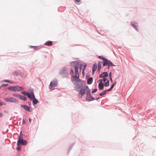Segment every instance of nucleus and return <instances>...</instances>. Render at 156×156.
Listing matches in <instances>:
<instances>
[{
	"instance_id": "nucleus-1",
	"label": "nucleus",
	"mask_w": 156,
	"mask_h": 156,
	"mask_svg": "<svg viewBox=\"0 0 156 156\" xmlns=\"http://www.w3.org/2000/svg\"><path fill=\"white\" fill-rule=\"evenodd\" d=\"M90 91V90L88 86L84 87L80 90L78 94V96L80 98H81L85 94V92H86L87 95L86 97V100L88 101L94 100V98L91 95Z\"/></svg>"
},
{
	"instance_id": "nucleus-2",
	"label": "nucleus",
	"mask_w": 156,
	"mask_h": 156,
	"mask_svg": "<svg viewBox=\"0 0 156 156\" xmlns=\"http://www.w3.org/2000/svg\"><path fill=\"white\" fill-rule=\"evenodd\" d=\"M81 61H76L70 62L69 65L71 66H73L75 67V77L77 78H79V75L78 72L79 65H80Z\"/></svg>"
},
{
	"instance_id": "nucleus-3",
	"label": "nucleus",
	"mask_w": 156,
	"mask_h": 156,
	"mask_svg": "<svg viewBox=\"0 0 156 156\" xmlns=\"http://www.w3.org/2000/svg\"><path fill=\"white\" fill-rule=\"evenodd\" d=\"M60 73L63 77H67L68 75L67 68L65 67H62L60 70Z\"/></svg>"
},
{
	"instance_id": "nucleus-4",
	"label": "nucleus",
	"mask_w": 156,
	"mask_h": 156,
	"mask_svg": "<svg viewBox=\"0 0 156 156\" xmlns=\"http://www.w3.org/2000/svg\"><path fill=\"white\" fill-rule=\"evenodd\" d=\"M31 95L30 98H29L31 100H33L32 102L33 104H37L38 103V101L37 99L35 98L33 90L31 91Z\"/></svg>"
},
{
	"instance_id": "nucleus-5",
	"label": "nucleus",
	"mask_w": 156,
	"mask_h": 156,
	"mask_svg": "<svg viewBox=\"0 0 156 156\" xmlns=\"http://www.w3.org/2000/svg\"><path fill=\"white\" fill-rule=\"evenodd\" d=\"M57 85L58 82L57 81L54 80L52 81L50 83L49 88L51 90H54L55 87H57Z\"/></svg>"
},
{
	"instance_id": "nucleus-6",
	"label": "nucleus",
	"mask_w": 156,
	"mask_h": 156,
	"mask_svg": "<svg viewBox=\"0 0 156 156\" xmlns=\"http://www.w3.org/2000/svg\"><path fill=\"white\" fill-rule=\"evenodd\" d=\"M76 77H73V79H72V81L73 83L76 86H78L80 85L82 82V80L79 79V78H77L78 79H76Z\"/></svg>"
},
{
	"instance_id": "nucleus-7",
	"label": "nucleus",
	"mask_w": 156,
	"mask_h": 156,
	"mask_svg": "<svg viewBox=\"0 0 156 156\" xmlns=\"http://www.w3.org/2000/svg\"><path fill=\"white\" fill-rule=\"evenodd\" d=\"M5 100L7 102H10L12 103H18L19 101L18 100L16 99L10 97L9 98H6Z\"/></svg>"
},
{
	"instance_id": "nucleus-8",
	"label": "nucleus",
	"mask_w": 156,
	"mask_h": 156,
	"mask_svg": "<svg viewBox=\"0 0 156 156\" xmlns=\"http://www.w3.org/2000/svg\"><path fill=\"white\" fill-rule=\"evenodd\" d=\"M103 66H114L115 65H114L110 61L108 60L107 59L105 61L103 62Z\"/></svg>"
},
{
	"instance_id": "nucleus-9",
	"label": "nucleus",
	"mask_w": 156,
	"mask_h": 156,
	"mask_svg": "<svg viewBox=\"0 0 156 156\" xmlns=\"http://www.w3.org/2000/svg\"><path fill=\"white\" fill-rule=\"evenodd\" d=\"M20 107L22 108H23L26 111H27L29 112H32L33 110L32 108L26 105H20Z\"/></svg>"
},
{
	"instance_id": "nucleus-10",
	"label": "nucleus",
	"mask_w": 156,
	"mask_h": 156,
	"mask_svg": "<svg viewBox=\"0 0 156 156\" xmlns=\"http://www.w3.org/2000/svg\"><path fill=\"white\" fill-rule=\"evenodd\" d=\"M27 142L26 140H23L22 139H19L17 140V145L18 146H19L21 144L25 145L27 144Z\"/></svg>"
},
{
	"instance_id": "nucleus-11",
	"label": "nucleus",
	"mask_w": 156,
	"mask_h": 156,
	"mask_svg": "<svg viewBox=\"0 0 156 156\" xmlns=\"http://www.w3.org/2000/svg\"><path fill=\"white\" fill-rule=\"evenodd\" d=\"M108 76V74L107 72H104L99 75V77L103 78L107 77Z\"/></svg>"
},
{
	"instance_id": "nucleus-12",
	"label": "nucleus",
	"mask_w": 156,
	"mask_h": 156,
	"mask_svg": "<svg viewBox=\"0 0 156 156\" xmlns=\"http://www.w3.org/2000/svg\"><path fill=\"white\" fill-rule=\"evenodd\" d=\"M131 23L132 26L134 28V29L137 31H138V29L137 27H138V25L137 24V23H136L135 22H131Z\"/></svg>"
},
{
	"instance_id": "nucleus-13",
	"label": "nucleus",
	"mask_w": 156,
	"mask_h": 156,
	"mask_svg": "<svg viewBox=\"0 0 156 156\" xmlns=\"http://www.w3.org/2000/svg\"><path fill=\"white\" fill-rule=\"evenodd\" d=\"M104 85L103 83L101 81L98 84V87L100 90H103L104 88Z\"/></svg>"
},
{
	"instance_id": "nucleus-14",
	"label": "nucleus",
	"mask_w": 156,
	"mask_h": 156,
	"mask_svg": "<svg viewBox=\"0 0 156 156\" xmlns=\"http://www.w3.org/2000/svg\"><path fill=\"white\" fill-rule=\"evenodd\" d=\"M7 89L12 91H16V86L9 87L7 88Z\"/></svg>"
},
{
	"instance_id": "nucleus-15",
	"label": "nucleus",
	"mask_w": 156,
	"mask_h": 156,
	"mask_svg": "<svg viewBox=\"0 0 156 156\" xmlns=\"http://www.w3.org/2000/svg\"><path fill=\"white\" fill-rule=\"evenodd\" d=\"M21 93L24 95L27 96L29 98H30L31 94H30L29 93L27 92L26 91H22L21 92Z\"/></svg>"
},
{
	"instance_id": "nucleus-16",
	"label": "nucleus",
	"mask_w": 156,
	"mask_h": 156,
	"mask_svg": "<svg viewBox=\"0 0 156 156\" xmlns=\"http://www.w3.org/2000/svg\"><path fill=\"white\" fill-rule=\"evenodd\" d=\"M23 90V87L19 86H16V91H20Z\"/></svg>"
},
{
	"instance_id": "nucleus-17",
	"label": "nucleus",
	"mask_w": 156,
	"mask_h": 156,
	"mask_svg": "<svg viewBox=\"0 0 156 156\" xmlns=\"http://www.w3.org/2000/svg\"><path fill=\"white\" fill-rule=\"evenodd\" d=\"M93 81V79L92 77H90L87 80V83L88 84H91Z\"/></svg>"
},
{
	"instance_id": "nucleus-18",
	"label": "nucleus",
	"mask_w": 156,
	"mask_h": 156,
	"mask_svg": "<svg viewBox=\"0 0 156 156\" xmlns=\"http://www.w3.org/2000/svg\"><path fill=\"white\" fill-rule=\"evenodd\" d=\"M44 44L47 46H51L52 44V43L51 41H48L46 42Z\"/></svg>"
},
{
	"instance_id": "nucleus-19",
	"label": "nucleus",
	"mask_w": 156,
	"mask_h": 156,
	"mask_svg": "<svg viewBox=\"0 0 156 156\" xmlns=\"http://www.w3.org/2000/svg\"><path fill=\"white\" fill-rule=\"evenodd\" d=\"M97 68V65L96 63H94L93 66L92 70L95 71L96 70Z\"/></svg>"
},
{
	"instance_id": "nucleus-20",
	"label": "nucleus",
	"mask_w": 156,
	"mask_h": 156,
	"mask_svg": "<svg viewBox=\"0 0 156 156\" xmlns=\"http://www.w3.org/2000/svg\"><path fill=\"white\" fill-rule=\"evenodd\" d=\"M86 66H87V65L86 64L84 65V66H83V71L82 72V73L83 75L84 74V70L86 69Z\"/></svg>"
},
{
	"instance_id": "nucleus-21",
	"label": "nucleus",
	"mask_w": 156,
	"mask_h": 156,
	"mask_svg": "<svg viewBox=\"0 0 156 156\" xmlns=\"http://www.w3.org/2000/svg\"><path fill=\"white\" fill-rule=\"evenodd\" d=\"M70 74L72 75V79H73V77H75L74 76V71L73 69H71L70 70Z\"/></svg>"
},
{
	"instance_id": "nucleus-22",
	"label": "nucleus",
	"mask_w": 156,
	"mask_h": 156,
	"mask_svg": "<svg viewBox=\"0 0 156 156\" xmlns=\"http://www.w3.org/2000/svg\"><path fill=\"white\" fill-rule=\"evenodd\" d=\"M98 58H99L101 59H102L103 60V62H105V61L106 60V59H107L106 58H105L103 56H99L98 57Z\"/></svg>"
},
{
	"instance_id": "nucleus-23",
	"label": "nucleus",
	"mask_w": 156,
	"mask_h": 156,
	"mask_svg": "<svg viewBox=\"0 0 156 156\" xmlns=\"http://www.w3.org/2000/svg\"><path fill=\"white\" fill-rule=\"evenodd\" d=\"M106 92H107V90H104L102 93H100L99 94V95L100 96H102L104 95H105L106 94Z\"/></svg>"
},
{
	"instance_id": "nucleus-24",
	"label": "nucleus",
	"mask_w": 156,
	"mask_h": 156,
	"mask_svg": "<svg viewBox=\"0 0 156 156\" xmlns=\"http://www.w3.org/2000/svg\"><path fill=\"white\" fill-rule=\"evenodd\" d=\"M20 99L24 101H26L27 99V98L25 97L22 95H21Z\"/></svg>"
},
{
	"instance_id": "nucleus-25",
	"label": "nucleus",
	"mask_w": 156,
	"mask_h": 156,
	"mask_svg": "<svg viewBox=\"0 0 156 156\" xmlns=\"http://www.w3.org/2000/svg\"><path fill=\"white\" fill-rule=\"evenodd\" d=\"M109 80H107V82H106L105 83L104 85L105 87H108L109 85Z\"/></svg>"
},
{
	"instance_id": "nucleus-26",
	"label": "nucleus",
	"mask_w": 156,
	"mask_h": 156,
	"mask_svg": "<svg viewBox=\"0 0 156 156\" xmlns=\"http://www.w3.org/2000/svg\"><path fill=\"white\" fill-rule=\"evenodd\" d=\"M101 62H99L98 63V71H100V70L101 69Z\"/></svg>"
},
{
	"instance_id": "nucleus-27",
	"label": "nucleus",
	"mask_w": 156,
	"mask_h": 156,
	"mask_svg": "<svg viewBox=\"0 0 156 156\" xmlns=\"http://www.w3.org/2000/svg\"><path fill=\"white\" fill-rule=\"evenodd\" d=\"M80 64L79 65V67H80V70H81L82 69L83 66V65L82 63V62L81 61Z\"/></svg>"
},
{
	"instance_id": "nucleus-28",
	"label": "nucleus",
	"mask_w": 156,
	"mask_h": 156,
	"mask_svg": "<svg viewBox=\"0 0 156 156\" xmlns=\"http://www.w3.org/2000/svg\"><path fill=\"white\" fill-rule=\"evenodd\" d=\"M13 74L15 76H17L19 75V73H18V72L16 71L14 72H13Z\"/></svg>"
},
{
	"instance_id": "nucleus-29",
	"label": "nucleus",
	"mask_w": 156,
	"mask_h": 156,
	"mask_svg": "<svg viewBox=\"0 0 156 156\" xmlns=\"http://www.w3.org/2000/svg\"><path fill=\"white\" fill-rule=\"evenodd\" d=\"M116 84V82H114L112 84L111 87V89H112L114 87Z\"/></svg>"
},
{
	"instance_id": "nucleus-30",
	"label": "nucleus",
	"mask_w": 156,
	"mask_h": 156,
	"mask_svg": "<svg viewBox=\"0 0 156 156\" xmlns=\"http://www.w3.org/2000/svg\"><path fill=\"white\" fill-rule=\"evenodd\" d=\"M8 84H2L1 85L0 88H1L2 87H5L6 86H8Z\"/></svg>"
},
{
	"instance_id": "nucleus-31",
	"label": "nucleus",
	"mask_w": 156,
	"mask_h": 156,
	"mask_svg": "<svg viewBox=\"0 0 156 156\" xmlns=\"http://www.w3.org/2000/svg\"><path fill=\"white\" fill-rule=\"evenodd\" d=\"M97 89L96 88L94 89L92 91V93H94L95 92H96L97 91Z\"/></svg>"
},
{
	"instance_id": "nucleus-32",
	"label": "nucleus",
	"mask_w": 156,
	"mask_h": 156,
	"mask_svg": "<svg viewBox=\"0 0 156 156\" xmlns=\"http://www.w3.org/2000/svg\"><path fill=\"white\" fill-rule=\"evenodd\" d=\"M20 76H22V77H25V75H24V74L23 73H20Z\"/></svg>"
},
{
	"instance_id": "nucleus-33",
	"label": "nucleus",
	"mask_w": 156,
	"mask_h": 156,
	"mask_svg": "<svg viewBox=\"0 0 156 156\" xmlns=\"http://www.w3.org/2000/svg\"><path fill=\"white\" fill-rule=\"evenodd\" d=\"M21 132L20 133V135L19 136V139H22V136H21Z\"/></svg>"
},
{
	"instance_id": "nucleus-34",
	"label": "nucleus",
	"mask_w": 156,
	"mask_h": 156,
	"mask_svg": "<svg viewBox=\"0 0 156 156\" xmlns=\"http://www.w3.org/2000/svg\"><path fill=\"white\" fill-rule=\"evenodd\" d=\"M2 105H5V104L4 102L1 103L0 102V106Z\"/></svg>"
},
{
	"instance_id": "nucleus-35",
	"label": "nucleus",
	"mask_w": 156,
	"mask_h": 156,
	"mask_svg": "<svg viewBox=\"0 0 156 156\" xmlns=\"http://www.w3.org/2000/svg\"><path fill=\"white\" fill-rule=\"evenodd\" d=\"M21 148L19 147H18L16 148V150H17L18 151H20L21 150Z\"/></svg>"
},
{
	"instance_id": "nucleus-36",
	"label": "nucleus",
	"mask_w": 156,
	"mask_h": 156,
	"mask_svg": "<svg viewBox=\"0 0 156 156\" xmlns=\"http://www.w3.org/2000/svg\"><path fill=\"white\" fill-rule=\"evenodd\" d=\"M3 82H9V80H4L3 81Z\"/></svg>"
},
{
	"instance_id": "nucleus-37",
	"label": "nucleus",
	"mask_w": 156,
	"mask_h": 156,
	"mask_svg": "<svg viewBox=\"0 0 156 156\" xmlns=\"http://www.w3.org/2000/svg\"><path fill=\"white\" fill-rule=\"evenodd\" d=\"M21 95L19 94H17L16 97H18L20 99Z\"/></svg>"
},
{
	"instance_id": "nucleus-38",
	"label": "nucleus",
	"mask_w": 156,
	"mask_h": 156,
	"mask_svg": "<svg viewBox=\"0 0 156 156\" xmlns=\"http://www.w3.org/2000/svg\"><path fill=\"white\" fill-rule=\"evenodd\" d=\"M112 72H110L109 73V76L110 78V77H112Z\"/></svg>"
},
{
	"instance_id": "nucleus-39",
	"label": "nucleus",
	"mask_w": 156,
	"mask_h": 156,
	"mask_svg": "<svg viewBox=\"0 0 156 156\" xmlns=\"http://www.w3.org/2000/svg\"><path fill=\"white\" fill-rule=\"evenodd\" d=\"M107 78L105 77V78H103V81L105 82L106 81V80H107Z\"/></svg>"
},
{
	"instance_id": "nucleus-40",
	"label": "nucleus",
	"mask_w": 156,
	"mask_h": 156,
	"mask_svg": "<svg viewBox=\"0 0 156 156\" xmlns=\"http://www.w3.org/2000/svg\"><path fill=\"white\" fill-rule=\"evenodd\" d=\"M112 89H111V88L110 87V88L107 90H107V91H109L110 90H111Z\"/></svg>"
},
{
	"instance_id": "nucleus-41",
	"label": "nucleus",
	"mask_w": 156,
	"mask_h": 156,
	"mask_svg": "<svg viewBox=\"0 0 156 156\" xmlns=\"http://www.w3.org/2000/svg\"><path fill=\"white\" fill-rule=\"evenodd\" d=\"M110 79L111 82H113V80H112V77H110Z\"/></svg>"
},
{
	"instance_id": "nucleus-42",
	"label": "nucleus",
	"mask_w": 156,
	"mask_h": 156,
	"mask_svg": "<svg viewBox=\"0 0 156 156\" xmlns=\"http://www.w3.org/2000/svg\"><path fill=\"white\" fill-rule=\"evenodd\" d=\"M22 122H23V123H24L26 122L25 120L24 119H23Z\"/></svg>"
},
{
	"instance_id": "nucleus-43",
	"label": "nucleus",
	"mask_w": 156,
	"mask_h": 156,
	"mask_svg": "<svg viewBox=\"0 0 156 156\" xmlns=\"http://www.w3.org/2000/svg\"><path fill=\"white\" fill-rule=\"evenodd\" d=\"M28 105L30 106H31V103L30 102H28Z\"/></svg>"
},
{
	"instance_id": "nucleus-44",
	"label": "nucleus",
	"mask_w": 156,
	"mask_h": 156,
	"mask_svg": "<svg viewBox=\"0 0 156 156\" xmlns=\"http://www.w3.org/2000/svg\"><path fill=\"white\" fill-rule=\"evenodd\" d=\"M75 1L76 2H80V0H75Z\"/></svg>"
},
{
	"instance_id": "nucleus-45",
	"label": "nucleus",
	"mask_w": 156,
	"mask_h": 156,
	"mask_svg": "<svg viewBox=\"0 0 156 156\" xmlns=\"http://www.w3.org/2000/svg\"><path fill=\"white\" fill-rule=\"evenodd\" d=\"M3 116V114L1 113H0V117H2Z\"/></svg>"
},
{
	"instance_id": "nucleus-46",
	"label": "nucleus",
	"mask_w": 156,
	"mask_h": 156,
	"mask_svg": "<svg viewBox=\"0 0 156 156\" xmlns=\"http://www.w3.org/2000/svg\"><path fill=\"white\" fill-rule=\"evenodd\" d=\"M29 121L30 122H30H31V119L30 118H29Z\"/></svg>"
},
{
	"instance_id": "nucleus-47",
	"label": "nucleus",
	"mask_w": 156,
	"mask_h": 156,
	"mask_svg": "<svg viewBox=\"0 0 156 156\" xmlns=\"http://www.w3.org/2000/svg\"><path fill=\"white\" fill-rule=\"evenodd\" d=\"M17 94H13V96H15V97H16L17 95Z\"/></svg>"
},
{
	"instance_id": "nucleus-48",
	"label": "nucleus",
	"mask_w": 156,
	"mask_h": 156,
	"mask_svg": "<svg viewBox=\"0 0 156 156\" xmlns=\"http://www.w3.org/2000/svg\"><path fill=\"white\" fill-rule=\"evenodd\" d=\"M95 71H94L93 70H92V73L94 74L95 72Z\"/></svg>"
},
{
	"instance_id": "nucleus-49",
	"label": "nucleus",
	"mask_w": 156,
	"mask_h": 156,
	"mask_svg": "<svg viewBox=\"0 0 156 156\" xmlns=\"http://www.w3.org/2000/svg\"><path fill=\"white\" fill-rule=\"evenodd\" d=\"M31 47H34V49H36L37 47L36 46H31Z\"/></svg>"
},
{
	"instance_id": "nucleus-50",
	"label": "nucleus",
	"mask_w": 156,
	"mask_h": 156,
	"mask_svg": "<svg viewBox=\"0 0 156 156\" xmlns=\"http://www.w3.org/2000/svg\"><path fill=\"white\" fill-rule=\"evenodd\" d=\"M100 98H96V100H98Z\"/></svg>"
},
{
	"instance_id": "nucleus-51",
	"label": "nucleus",
	"mask_w": 156,
	"mask_h": 156,
	"mask_svg": "<svg viewBox=\"0 0 156 156\" xmlns=\"http://www.w3.org/2000/svg\"><path fill=\"white\" fill-rule=\"evenodd\" d=\"M9 83H12V82L10 80H9Z\"/></svg>"
},
{
	"instance_id": "nucleus-52",
	"label": "nucleus",
	"mask_w": 156,
	"mask_h": 156,
	"mask_svg": "<svg viewBox=\"0 0 156 156\" xmlns=\"http://www.w3.org/2000/svg\"><path fill=\"white\" fill-rule=\"evenodd\" d=\"M99 81L101 82V81L102 82V80H99Z\"/></svg>"
},
{
	"instance_id": "nucleus-53",
	"label": "nucleus",
	"mask_w": 156,
	"mask_h": 156,
	"mask_svg": "<svg viewBox=\"0 0 156 156\" xmlns=\"http://www.w3.org/2000/svg\"><path fill=\"white\" fill-rule=\"evenodd\" d=\"M72 147H69V148H70V150H70L71 149V148Z\"/></svg>"
}]
</instances>
